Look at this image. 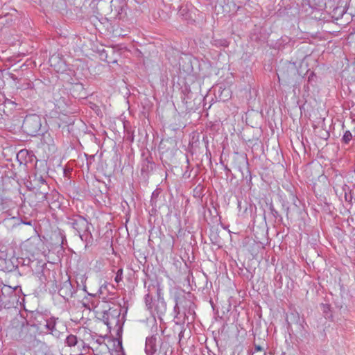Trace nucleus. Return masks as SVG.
Here are the masks:
<instances>
[{"instance_id":"nucleus-4","label":"nucleus","mask_w":355,"mask_h":355,"mask_svg":"<svg viewBox=\"0 0 355 355\" xmlns=\"http://www.w3.org/2000/svg\"><path fill=\"white\" fill-rule=\"evenodd\" d=\"M67 342L69 346H74L77 343V338L75 336L71 335L67 337Z\"/></svg>"},{"instance_id":"nucleus-5","label":"nucleus","mask_w":355,"mask_h":355,"mask_svg":"<svg viewBox=\"0 0 355 355\" xmlns=\"http://www.w3.org/2000/svg\"><path fill=\"white\" fill-rule=\"evenodd\" d=\"M122 275H123V269L120 268L116 272V277L114 279L115 282L117 283L120 282L122 280Z\"/></svg>"},{"instance_id":"nucleus-6","label":"nucleus","mask_w":355,"mask_h":355,"mask_svg":"<svg viewBox=\"0 0 355 355\" xmlns=\"http://www.w3.org/2000/svg\"><path fill=\"white\" fill-rule=\"evenodd\" d=\"M255 351L256 352H262V351H263V349L260 345H255Z\"/></svg>"},{"instance_id":"nucleus-7","label":"nucleus","mask_w":355,"mask_h":355,"mask_svg":"<svg viewBox=\"0 0 355 355\" xmlns=\"http://www.w3.org/2000/svg\"><path fill=\"white\" fill-rule=\"evenodd\" d=\"M28 119H26L25 121H24V125L25 128H26L27 125H28Z\"/></svg>"},{"instance_id":"nucleus-1","label":"nucleus","mask_w":355,"mask_h":355,"mask_svg":"<svg viewBox=\"0 0 355 355\" xmlns=\"http://www.w3.org/2000/svg\"><path fill=\"white\" fill-rule=\"evenodd\" d=\"M42 243L43 242L40 236L37 234H35L21 243L20 249L21 255L26 257H28L30 255H34V254L40 250Z\"/></svg>"},{"instance_id":"nucleus-2","label":"nucleus","mask_w":355,"mask_h":355,"mask_svg":"<svg viewBox=\"0 0 355 355\" xmlns=\"http://www.w3.org/2000/svg\"><path fill=\"white\" fill-rule=\"evenodd\" d=\"M36 198L39 202H42L46 200V192L44 191H39L35 193Z\"/></svg>"},{"instance_id":"nucleus-3","label":"nucleus","mask_w":355,"mask_h":355,"mask_svg":"<svg viewBox=\"0 0 355 355\" xmlns=\"http://www.w3.org/2000/svg\"><path fill=\"white\" fill-rule=\"evenodd\" d=\"M352 135L350 132V131H349V130L345 131V132L344 133V135L343 137V142H345V144H348L352 140Z\"/></svg>"}]
</instances>
